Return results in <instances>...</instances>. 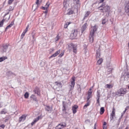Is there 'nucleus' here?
I'll list each match as a JSON object with an SVG mask.
<instances>
[{
  "mask_svg": "<svg viewBox=\"0 0 129 129\" xmlns=\"http://www.w3.org/2000/svg\"><path fill=\"white\" fill-rule=\"evenodd\" d=\"M98 9L101 11V12L104 13V12L106 13V16H108L110 8L109 6L106 4L105 3H103L101 6L98 8Z\"/></svg>",
  "mask_w": 129,
  "mask_h": 129,
  "instance_id": "f257e3e1",
  "label": "nucleus"
},
{
  "mask_svg": "<svg viewBox=\"0 0 129 129\" xmlns=\"http://www.w3.org/2000/svg\"><path fill=\"white\" fill-rule=\"evenodd\" d=\"M97 29V27L96 25L92 27V29L90 32V35L89 36V41L91 43H92L93 41V36L94 35V32L96 31Z\"/></svg>",
  "mask_w": 129,
  "mask_h": 129,
  "instance_id": "f03ea898",
  "label": "nucleus"
},
{
  "mask_svg": "<svg viewBox=\"0 0 129 129\" xmlns=\"http://www.w3.org/2000/svg\"><path fill=\"white\" fill-rule=\"evenodd\" d=\"M67 45H68V49L70 51H71L73 49V52L75 53H76L77 47L75 45L72 43L68 44Z\"/></svg>",
  "mask_w": 129,
  "mask_h": 129,
  "instance_id": "7ed1b4c3",
  "label": "nucleus"
},
{
  "mask_svg": "<svg viewBox=\"0 0 129 129\" xmlns=\"http://www.w3.org/2000/svg\"><path fill=\"white\" fill-rule=\"evenodd\" d=\"M126 92V89L124 88H121L117 92L116 95L119 96H123Z\"/></svg>",
  "mask_w": 129,
  "mask_h": 129,
  "instance_id": "20e7f679",
  "label": "nucleus"
},
{
  "mask_svg": "<svg viewBox=\"0 0 129 129\" xmlns=\"http://www.w3.org/2000/svg\"><path fill=\"white\" fill-rule=\"evenodd\" d=\"M129 78V72H125L124 74H122L121 77V79L123 80H125L126 79Z\"/></svg>",
  "mask_w": 129,
  "mask_h": 129,
  "instance_id": "39448f33",
  "label": "nucleus"
},
{
  "mask_svg": "<svg viewBox=\"0 0 129 129\" xmlns=\"http://www.w3.org/2000/svg\"><path fill=\"white\" fill-rule=\"evenodd\" d=\"M55 85L54 87L56 88H61L62 87V85L61 83L60 82L57 81L55 82L54 83Z\"/></svg>",
  "mask_w": 129,
  "mask_h": 129,
  "instance_id": "423d86ee",
  "label": "nucleus"
},
{
  "mask_svg": "<svg viewBox=\"0 0 129 129\" xmlns=\"http://www.w3.org/2000/svg\"><path fill=\"white\" fill-rule=\"evenodd\" d=\"M72 81H71V84L70 85V91L73 90V89L75 85V77H72Z\"/></svg>",
  "mask_w": 129,
  "mask_h": 129,
  "instance_id": "0eeeda50",
  "label": "nucleus"
},
{
  "mask_svg": "<svg viewBox=\"0 0 129 129\" xmlns=\"http://www.w3.org/2000/svg\"><path fill=\"white\" fill-rule=\"evenodd\" d=\"M66 126V123L64 122L62 124H59L56 127V129H61Z\"/></svg>",
  "mask_w": 129,
  "mask_h": 129,
  "instance_id": "6e6552de",
  "label": "nucleus"
},
{
  "mask_svg": "<svg viewBox=\"0 0 129 129\" xmlns=\"http://www.w3.org/2000/svg\"><path fill=\"white\" fill-rule=\"evenodd\" d=\"M115 109L113 107L112 109V112L110 114L111 120H113L114 119V117L115 116Z\"/></svg>",
  "mask_w": 129,
  "mask_h": 129,
  "instance_id": "1a4fd4ad",
  "label": "nucleus"
},
{
  "mask_svg": "<svg viewBox=\"0 0 129 129\" xmlns=\"http://www.w3.org/2000/svg\"><path fill=\"white\" fill-rule=\"evenodd\" d=\"M87 25V23H85L82 26L80 30L81 32L82 33H83V31L86 28Z\"/></svg>",
  "mask_w": 129,
  "mask_h": 129,
  "instance_id": "9d476101",
  "label": "nucleus"
},
{
  "mask_svg": "<svg viewBox=\"0 0 129 129\" xmlns=\"http://www.w3.org/2000/svg\"><path fill=\"white\" fill-rule=\"evenodd\" d=\"M45 109V110L46 111L50 113L51 112V111L52 109V107H50L48 106H46Z\"/></svg>",
  "mask_w": 129,
  "mask_h": 129,
  "instance_id": "9b49d317",
  "label": "nucleus"
},
{
  "mask_svg": "<svg viewBox=\"0 0 129 129\" xmlns=\"http://www.w3.org/2000/svg\"><path fill=\"white\" fill-rule=\"evenodd\" d=\"M8 46L7 45H3V46L2 47V52H6L8 47Z\"/></svg>",
  "mask_w": 129,
  "mask_h": 129,
  "instance_id": "f8f14e48",
  "label": "nucleus"
},
{
  "mask_svg": "<svg viewBox=\"0 0 129 129\" xmlns=\"http://www.w3.org/2000/svg\"><path fill=\"white\" fill-rule=\"evenodd\" d=\"M60 53V50H59L58 51H57V52H56L54 53L52 55H51L50 57L49 58H50L52 57H55L56 56L59 54Z\"/></svg>",
  "mask_w": 129,
  "mask_h": 129,
  "instance_id": "ddd939ff",
  "label": "nucleus"
},
{
  "mask_svg": "<svg viewBox=\"0 0 129 129\" xmlns=\"http://www.w3.org/2000/svg\"><path fill=\"white\" fill-rule=\"evenodd\" d=\"M26 116L25 115H22L21 117L19 118V121L20 122L22 121H24L25 120L26 118Z\"/></svg>",
  "mask_w": 129,
  "mask_h": 129,
  "instance_id": "4468645a",
  "label": "nucleus"
},
{
  "mask_svg": "<svg viewBox=\"0 0 129 129\" xmlns=\"http://www.w3.org/2000/svg\"><path fill=\"white\" fill-rule=\"evenodd\" d=\"M125 10L126 12L127 13L129 12V2L125 6Z\"/></svg>",
  "mask_w": 129,
  "mask_h": 129,
  "instance_id": "2eb2a0df",
  "label": "nucleus"
},
{
  "mask_svg": "<svg viewBox=\"0 0 129 129\" xmlns=\"http://www.w3.org/2000/svg\"><path fill=\"white\" fill-rule=\"evenodd\" d=\"M78 108V106L76 105H74L72 107V109L74 114H75L76 113L77 111L76 110Z\"/></svg>",
  "mask_w": 129,
  "mask_h": 129,
  "instance_id": "dca6fc26",
  "label": "nucleus"
},
{
  "mask_svg": "<svg viewBox=\"0 0 129 129\" xmlns=\"http://www.w3.org/2000/svg\"><path fill=\"white\" fill-rule=\"evenodd\" d=\"M63 106V111H64L66 110V108L67 107V103L65 102H62Z\"/></svg>",
  "mask_w": 129,
  "mask_h": 129,
  "instance_id": "f3484780",
  "label": "nucleus"
},
{
  "mask_svg": "<svg viewBox=\"0 0 129 129\" xmlns=\"http://www.w3.org/2000/svg\"><path fill=\"white\" fill-rule=\"evenodd\" d=\"M34 91L35 92V93L37 94L38 95H40V91L39 89L38 88H36L35 89Z\"/></svg>",
  "mask_w": 129,
  "mask_h": 129,
  "instance_id": "a211bd4d",
  "label": "nucleus"
},
{
  "mask_svg": "<svg viewBox=\"0 0 129 129\" xmlns=\"http://www.w3.org/2000/svg\"><path fill=\"white\" fill-rule=\"evenodd\" d=\"M50 4L48 2L46 4L45 7H43L42 8L44 10H47L48 7H49Z\"/></svg>",
  "mask_w": 129,
  "mask_h": 129,
  "instance_id": "6ab92c4d",
  "label": "nucleus"
},
{
  "mask_svg": "<svg viewBox=\"0 0 129 129\" xmlns=\"http://www.w3.org/2000/svg\"><path fill=\"white\" fill-rule=\"evenodd\" d=\"M113 86V84H107L105 85V88L110 89L112 88Z\"/></svg>",
  "mask_w": 129,
  "mask_h": 129,
  "instance_id": "aec40b11",
  "label": "nucleus"
},
{
  "mask_svg": "<svg viewBox=\"0 0 129 129\" xmlns=\"http://www.w3.org/2000/svg\"><path fill=\"white\" fill-rule=\"evenodd\" d=\"M96 58H99V56H100V51L99 50H96Z\"/></svg>",
  "mask_w": 129,
  "mask_h": 129,
  "instance_id": "412c9836",
  "label": "nucleus"
},
{
  "mask_svg": "<svg viewBox=\"0 0 129 129\" xmlns=\"http://www.w3.org/2000/svg\"><path fill=\"white\" fill-rule=\"evenodd\" d=\"M31 100L35 101H37V98L34 95H32L30 97Z\"/></svg>",
  "mask_w": 129,
  "mask_h": 129,
  "instance_id": "4be33fe9",
  "label": "nucleus"
},
{
  "mask_svg": "<svg viewBox=\"0 0 129 129\" xmlns=\"http://www.w3.org/2000/svg\"><path fill=\"white\" fill-rule=\"evenodd\" d=\"M67 0H64L63 2V7L65 9L67 8L68 5V4L67 3Z\"/></svg>",
  "mask_w": 129,
  "mask_h": 129,
  "instance_id": "5701e85b",
  "label": "nucleus"
},
{
  "mask_svg": "<svg viewBox=\"0 0 129 129\" xmlns=\"http://www.w3.org/2000/svg\"><path fill=\"white\" fill-rule=\"evenodd\" d=\"M92 92H88V95L87 98V100L88 101L91 97V94Z\"/></svg>",
  "mask_w": 129,
  "mask_h": 129,
  "instance_id": "b1692460",
  "label": "nucleus"
},
{
  "mask_svg": "<svg viewBox=\"0 0 129 129\" xmlns=\"http://www.w3.org/2000/svg\"><path fill=\"white\" fill-rule=\"evenodd\" d=\"M74 35V36L76 37L77 35L78 32L77 30L76 29H75L74 32L72 33Z\"/></svg>",
  "mask_w": 129,
  "mask_h": 129,
  "instance_id": "393cba45",
  "label": "nucleus"
},
{
  "mask_svg": "<svg viewBox=\"0 0 129 129\" xmlns=\"http://www.w3.org/2000/svg\"><path fill=\"white\" fill-rule=\"evenodd\" d=\"M14 24L13 22H12L5 29V30L6 31V30L7 29L11 27Z\"/></svg>",
  "mask_w": 129,
  "mask_h": 129,
  "instance_id": "a878e982",
  "label": "nucleus"
},
{
  "mask_svg": "<svg viewBox=\"0 0 129 129\" xmlns=\"http://www.w3.org/2000/svg\"><path fill=\"white\" fill-rule=\"evenodd\" d=\"M7 58L6 56H3L0 58V62L4 61L6 59H7Z\"/></svg>",
  "mask_w": 129,
  "mask_h": 129,
  "instance_id": "bb28decb",
  "label": "nucleus"
},
{
  "mask_svg": "<svg viewBox=\"0 0 129 129\" xmlns=\"http://www.w3.org/2000/svg\"><path fill=\"white\" fill-rule=\"evenodd\" d=\"M105 110L104 107L101 108L100 110V113L101 114H102L104 112Z\"/></svg>",
  "mask_w": 129,
  "mask_h": 129,
  "instance_id": "cd10ccee",
  "label": "nucleus"
},
{
  "mask_svg": "<svg viewBox=\"0 0 129 129\" xmlns=\"http://www.w3.org/2000/svg\"><path fill=\"white\" fill-rule=\"evenodd\" d=\"M74 3L75 4L78 5H80L79 3V0H73Z\"/></svg>",
  "mask_w": 129,
  "mask_h": 129,
  "instance_id": "c85d7f7f",
  "label": "nucleus"
},
{
  "mask_svg": "<svg viewBox=\"0 0 129 129\" xmlns=\"http://www.w3.org/2000/svg\"><path fill=\"white\" fill-rule=\"evenodd\" d=\"M90 13V11H87L83 19L84 20V19L85 18L88 17Z\"/></svg>",
  "mask_w": 129,
  "mask_h": 129,
  "instance_id": "c756f323",
  "label": "nucleus"
},
{
  "mask_svg": "<svg viewBox=\"0 0 129 129\" xmlns=\"http://www.w3.org/2000/svg\"><path fill=\"white\" fill-rule=\"evenodd\" d=\"M90 101L88 102L84 106V108L86 109L88 106H89L90 105Z\"/></svg>",
  "mask_w": 129,
  "mask_h": 129,
  "instance_id": "7c9ffc66",
  "label": "nucleus"
},
{
  "mask_svg": "<svg viewBox=\"0 0 129 129\" xmlns=\"http://www.w3.org/2000/svg\"><path fill=\"white\" fill-rule=\"evenodd\" d=\"M103 61V59L102 58H100L97 61V63L99 64H100Z\"/></svg>",
  "mask_w": 129,
  "mask_h": 129,
  "instance_id": "2f4dec72",
  "label": "nucleus"
},
{
  "mask_svg": "<svg viewBox=\"0 0 129 129\" xmlns=\"http://www.w3.org/2000/svg\"><path fill=\"white\" fill-rule=\"evenodd\" d=\"M29 94L27 92H26L24 94V96L25 98L27 99L29 97Z\"/></svg>",
  "mask_w": 129,
  "mask_h": 129,
  "instance_id": "473e14b6",
  "label": "nucleus"
},
{
  "mask_svg": "<svg viewBox=\"0 0 129 129\" xmlns=\"http://www.w3.org/2000/svg\"><path fill=\"white\" fill-rule=\"evenodd\" d=\"M5 21V19H3L2 21H0V27H1L3 26L4 22Z\"/></svg>",
  "mask_w": 129,
  "mask_h": 129,
  "instance_id": "72a5a7b5",
  "label": "nucleus"
},
{
  "mask_svg": "<svg viewBox=\"0 0 129 129\" xmlns=\"http://www.w3.org/2000/svg\"><path fill=\"white\" fill-rule=\"evenodd\" d=\"M39 0H37V1L36 2V4L37 5L36 7V8L34 9V10L35 11L38 8V4H39Z\"/></svg>",
  "mask_w": 129,
  "mask_h": 129,
  "instance_id": "f704fd0d",
  "label": "nucleus"
},
{
  "mask_svg": "<svg viewBox=\"0 0 129 129\" xmlns=\"http://www.w3.org/2000/svg\"><path fill=\"white\" fill-rule=\"evenodd\" d=\"M73 11L71 10H70L68 12L67 14L68 15H71L73 14Z\"/></svg>",
  "mask_w": 129,
  "mask_h": 129,
  "instance_id": "c9c22d12",
  "label": "nucleus"
},
{
  "mask_svg": "<svg viewBox=\"0 0 129 129\" xmlns=\"http://www.w3.org/2000/svg\"><path fill=\"white\" fill-rule=\"evenodd\" d=\"M41 117V116H39L38 117L36 118H35L34 120L35 121V122H36L37 121H38L40 118Z\"/></svg>",
  "mask_w": 129,
  "mask_h": 129,
  "instance_id": "e433bc0d",
  "label": "nucleus"
},
{
  "mask_svg": "<svg viewBox=\"0 0 129 129\" xmlns=\"http://www.w3.org/2000/svg\"><path fill=\"white\" fill-rule=\"evenodd\" d=\"M70 37L71 39H73L75 38V37L74 36V35L72 33L70 35Z\"/></svg>",
  "mask_w": 129,
  "mask_h": 129,
  "instance_id": "4c0bfd02",
  "label": "nucleus"
},
{
  "mask_svg": "<svg viewBox=\"0 0 129 129\" xmlns=\"http://www.w3.org/2000/svg\"><path fill=\"white\" fill-rule=\"evenodd\" d=\"M6 113V111L4 109L3 110L1 111V114H4Z\"/></svg>",
  "mask_w": 129,
  "mask_h": 129,
  "instance_id": "58836bf2",
  "label": "nucleus"
},
{
  "mask_svg": "<svg viewBox=\"0 0 129 129\" xmlns=\"http://www.w3.org/2000/svg\"><path fill=\"white\" fill-rule=\"evenodd\" d=\"M78 87L79 88H78V90L79 91V92L80 93L81 92V88L80 87V85H77Z\"/></svg>",
  "mask_w": 129,
  "mask_h": 129,
  "instance_id": "ea45409f",
  "label": "nucleus"
},
{
  "mask_svg": "<svg viewBox=\"0 0 129 129\" xmlns=\"http://www.w3.org/2000/svg\"><path fill=\"white\" fill-rule=\"evenodd\" d=\"M106 21L107 20H106V19H104L103 20L102 23L103 24H104Z\"/></svg>",
  "mask_w": 129,
  "mask_h": 129,
  "instance_id": "a19ab883",
  "label": "nucleus"
},
{
  "mask_svg": "<svg viewBox=\"0 0 129 129\" xmlns=\"http://www.w3.org/2000/svg\"><path fill=\"white\" fill-rule=\"evenodd\" d=\"M5 127V125L3 124L0 125V129H4V127Z\"/></svg>",
  "mask_w": 129,
  "mask_h": 129,
  "instance_id": "79ce46f5",
  "label": "nucleus"
},
{
  "mask_svg": "<svg viewBox=\"0 0 129 129\" xmlns=\"http://www.w3.org/2000/svg\"><path fill=\"white\" fill-rule=\"evenodd\" d=\"M14 0H9L8 3L9 4H11Z\"/></svg>",
  "mask_w": 129,
  "mask_h": 129,
  "instance_id": "37998d69",
  "label": "nucleus"
},
{
  "mask_svg": "<svg viewBox=\"0 0 129 129\" xmlns=\"http://www.w3.org/2000/svg\"><path fill=\"white\" fill-rule=\"evenodd\" d=\"M100 94L99 93L98 95L97 96L96 99H99L100 97Z\"/></svg>",
  "mask_w": 129,
  "mask_h": 129,
  "instance_id": "c03bdc74",
  "label": "nucleus"
},
{
  "mask_svg": "<svg viewBox=\"0 0 129 129\" xmlns=\"http://www.w3.org/2000/svg\"><path fill=\"white\" fill-rule=\"evenodd\" d=\"M25 34V32H23L21 36L22 38H23V37L24 36Z\"/></svg>",
  "mask_w": 129,
  "mask_h": 129,
  "instance_id": "a18cd8bd",
  "label": "nucleus"
},
{
  "mask_svg": "<svg viewBox=\"0 0 129 129\" xmlns=\"http://www.w3.org/2000/svg\"><path fill=\"white\" fill-rule=\"evenodd\" d=\"M13 10V8H12V7L11 6H10L9 8V11H12Z\"/></svg>",
  "mask_w": 129,
  "mask_h": 129,
  "instance_id": "49530a36",
  "label": "nucleus"
},
{
  "mask_svg": "<svg viewBox=\"0 0 129 129\" xmlns=\"http://www.w3.org/2000/svg\"><path fill=\"white\" fill-rule=\"evenodd\" d=\"M28 25L25 29L23 31V32H25L26 33V32L28 30Z\"/></svg>",
  "mask_w": 129,
  "mask_h": 129,
  "instance_id": "de8ad7c7",
  "label": "nucleus"
},
{
  "mask_svg": "<svg viewBox=\"0 0 129 129\" xmlns=\"http://www.w3.org/2000/svg\"><path fill=\"white\" fill-rule=\"evenodd\" d=\"M99 99H97V102L96 103H98L99 104V105H100V102H99Z\"/></svg>",
  "mask_w": 129,
  "mask_h": 129,
  "instance_id": "09e8293b",
  "label": "nucleus"
},
{
  "mask_svg": "<svg viewBox=\"0 0 129 129\" xmlns=\"http://www.w3.org/2000/svg\"><path fill=\"white\" fill-rule=\"evenodd\" d=\"M71 23L70 22H67L65 24H66L68 26V25Z\"/></svg>",
  "mask_w": 129,
  "mask_h": 129,
  "instance_id": "8fccbe9b",
  "label": "nucleus"
},
{
  "mask_svg": "<svg viewBox=\"0 0 129 129\" xmlns=\"http://www.w3.org/2000/svg\"><path fill=\"white\" fill-rule=\"evenodd\" d=\"M35 34V33H34L33 32L32 33V37L33 39L34 38V35Z\"/></svg>",
  "mask_w": 129,
  "mask_h": 129,
  "instance_id": "3c124183",
  "label": "nucleus"
},
{
  "mask_svg": "<svg viewBox=\"0 0 129 129\" xmlns=\"http://www.w3.org/2000/svg\"><path fill=\"white\" fill-rule=\"evenodd\" d=\"M36 122H35L34 120V121L31 123V125L32 126Z\"/></svg>",
  "mask_w": 129,
  "mask_h": 129,
  "instance_id": "603ef678",
  "label": "nucleus"
},
{
  "mask_svg": "<svg viewBox=\"0 0 129 129\" xmlns=\"http://www.w3.org/2000/svg\"><path fill=\"white\" fill-rule=\"evenodd\" d=\"M63 55V53H61L59 54V56L60 57H61Z\"/></svg>",
  "mask_w": 129,
  "mask_h": 129,
  "instance_id": "864d4df0",
  "label": "nucleus"
},
{
  "mask_svg": "<svg viewBox=\"0 0 129 129\" xmlns=\"http://www.w3.org/2000/svg\"><path fill=\"white\" fill-rule=\"evenodd\" d=\"M54 49L53 48H51V49H50V51L51 52L53 51H54Z\"/></svg>",
  "mask_w": 129,
  "mask_h": 129,
  "instance_id": "5fc2aeb1",
  "label": "nucleus"
},
{
  "mask_svg": "<svg viewBox=\"0 0 129 129\" xmlns=\"http://www.w3.org/2000/svg\"><path fill=\"white\" fill-rule=\"evenodd\" d=\"M56 41H57L59 39V38L58 36H57L56 38Z\"/></svg>",
  "mask_w": 129,
  "mask_h": 129,
  "instance_id": "6e6d98bb",
  "label": "nucleus"
},
{
  "mask_svg": "<svg viewBox=\"0 0 129 129\" xmlns=\"http://www.w3.org/2000/svg\"><path fill=\"white\" fill-rule=\"evenodd\" d=\"M68 26H67V25L66 24H65L64 26V27L65 28H67V27Z\"/></svg>",
  "mask_w": 129,
  "mask_h": 129,
  "instance_id": "4d7b16f0",
  "label": "nucleus"
},
{
  "mask_svg": "<svg viewBox=\"0 0 129 129\" xmlns=\"http://www.w3.org/2000/svg\"><path fill=\"white\" fill-rule=\"evenodd\" d=\"M48 12V10H46V11H44V13L45 14H47Z\"/></svg>",
  "mask_w": 129,
  "mask_h": 129,
  "instance_id": "13d9d810",
  "label": "nucleus"
},
{
  "mask_svg": "<svg viewBox=\"0 0 129 129\" xmlns=\"http://www.w3.org/2000/svg\"><path fill=\"white\" fill-rule=\"evenodd\" d=\"M128 107H126L125 108V111H126L128 109Z\"/></svg>",
  "mask_w": 129,
  "mask_h": 129,
  "instance_id": "bf43d9fd",
  "label": "nucleus"
},
{
  "mask_svg": "<svg viewBox=\"0 0 129 129\" xmlns=\"http://www.w3.org/2000/svg\"><path fill=\"white\" fill-rule=\"evenodd\" d=\"M106 122H104V123H103V125H106Z\"/></svg>",
  "mask_w": 129,
  "mask_h": 129,
  "instance_id": "052dcab7",
  "label": "nucleus"
},
{
  "mask_svg": "<svg viewBox=\"0 0 129 129\" xmlns=\"http://www.w3.org/2000/svg\"><path fill=\"white\" fill-rule=\"evenodd\" d=\"M104 0H100V3H101L103 2Z\"/></svg>",
  "mask_w": 129,
  "mask_h": 129,
  "instance_id": "680f3d73",
  "label": "nucleus"
},
{
  "mask_svg": "<svg viewBox=\"0 0 129 129\" xmlns=\"http://www.w3.org/2000/svg\"><path fill=\"white\" fill-rule=\"evenodd\" d=\"M9 12H8L6 14H5V16L6 15H7V14H9Z\"/></svg>",
  "mask_w": 129,
  "mask_h": 129,
  "instance_id": "e2e57ef3",
  "label": "nucleus"
},
{
  "mask_svg": "<svg viewBox=\"0 0 129 129\" xmlns=\"http://www.w3.org/2000/svg\"><path fill=\"white\" fill-rule=\"evenodd\" d=\"M103 129H106V126H104L103 127Z\"/></svg>",
  "mask_w": 129,
  "mask_h": 129,
  "instance_id": "0e129e2a",
  "label": "nucleus"
},
{
  "mask_svg": "<svg viewBox=\"0 0 129 129\" xmlns=\"http://www.w3.org/2000/svg\"><path fill=\"white\" fill-rule=\"evenodd\" d=\"M126 111H125V110L123 112V113H125V112H126Z\"/></svg>",
  "mask_w": 129,
  "mask_h": 129,
  "instance_id": "69168bd1",
  "label": "nucleus"
},
{
  "mask_svg": "<svg viewBox=\"0 0 129 129\" xmlns=\"http://www.w3.org/2000/svg\"><path fill=\"white\" fill-rule=\"evenodd\" d=\"M118 129H122V127H120Z\"/></svg>",
  "mask_w": 129,
  "mask_h": 129,
  "instance_id": "338daca9",
  "label": "nucleus"
},
{
  "mask_svg": "<svg viewBox=\"0 0 129 129\" xmlns=\"http://www.w3.org/2000/svg\"><path fill=\"white\" fill-rule=\"evenodd\" d=\"M96 126H94V129H96Z\"/></svg>",
  "mask_w": 129,
  "mask_h": 129,
  "instance_id": "774afa93",
  "label": "nucleus"
}]
</instances>
